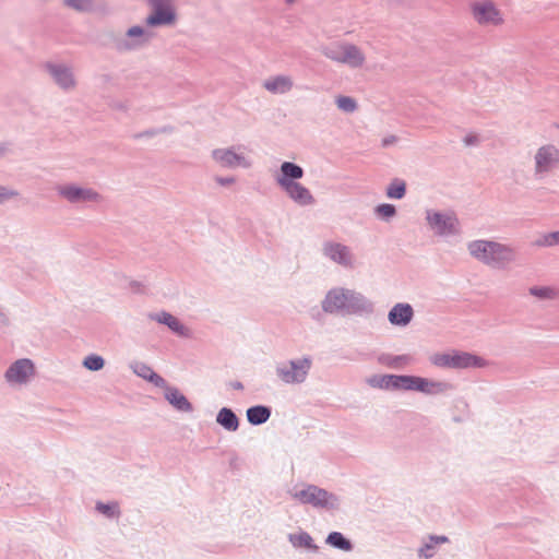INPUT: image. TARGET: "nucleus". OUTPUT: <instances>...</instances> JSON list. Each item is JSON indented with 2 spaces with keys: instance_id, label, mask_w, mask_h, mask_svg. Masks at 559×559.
Segmentation results:
<instances>
[{
  "instance_id": "1",
  "label": "nucleus",
  "mask_w": 559,
  "mask_h": 559,
  "mask_svg": "<svg viewBox=\"0 0 559 559\" xmlns=\"http://www.w3.org/2000/svg\"><path fill=\"white\" fill-rule=\"evenodd\" d=\"M468 249L472 255L486 263L502 264L511 261L514 257L512 249L497 242L474 241Z\"/></svg>"
},
{
  "instance_id": "2",
  "label": "nucleus",
  "mask_w": 559,
  "mask_h": 559,
  "mask_svg": "<svg viewBox=\"0 0 559 559\" xmlns=\"http://www.w3.org/2000/svg\"><path fill=\"white\" fill-rule=\"evenodd\" d=\"M474 21L481 26H499L504 22L503 13L491 0H477L469 5Z\"/></svg>"
},
{
  "instance_id": "3",
  "label": "nucleus",
  "mask_w": 559,
  "mask_h": 559,
  "mask_svg": "<svg viewBox=\"0 0 559 559\" xmlns=\"http://www.w3.org/2000/svg\"><path fill=\"white\" fill-rule=\"evenodd\" d=\"M324 55L337 62L346 63L350 67H360L365 57L364 53L354 45L346 43H334L324 48Z\"/></svg>"
},
{
  "instance_id": "4",
  "label": "nucleus",
  "mask_w": 559,
  "mask_h": 559,
  "mask_svg": "<svg viewBox=\"0 0 559 559\" xmlns=\"http://www.w3.org/2000/svg\"><path fill=\"white\" fill-rule=\"evenodd\" d=\"M153 13L146 19L151 26L173 24L176 13L171 0H151Z\"/></svg>"
},
{
  "instance_id": "5",
  "label": "nucleus",
  "mask_w": 559,
  "mask_h": 559,
  "mask_svg": "<svg viewBox=\"0 0 559 559\" xmlns=\"http://www.w3.org/2000/svg\"><path fill=\"white\" fill-rule=\"evenodd\" d=\"M311 361L307 358L290 361L288 367L278 369L281 379L286 383H298L302 382L310 369Z\"/></svg>"
},
{
  "instance_id": "6",
  "label": "nucleus",
  "mask_w": 559,
  "mask_h": 559,
  "mask_svg": "<svg viewBox=\"0 0 559 559\" xmlns=\"http://www.w3.org/2000/svg\"><path fill=\"white\" fill-rule=\"evenodd\" d=\"M293 497L301 503L312 504L313 507H324L329 503L331 495L313 485H308L306 488L296 491Z\"/></svg>"
},
{
  "instance_id": "7",
  "label": "nucleus",
  "mask_w": 559,
  "mask_h": 559,
  "mask_svg": "<svg viewBox=\"0 0 559 559\" xmlns=\"http://www.w3.org/2000/svg\"><path fill=\"white\" fill-rule=\"evenodd\" d=\"M536 171H549L559 164V150L551 144L540 146L535 155Z\"/></svg>"
},
{
  "instance_id": "8",
  "label": "nucleus",
  "mask_w": 559,
  "mask_h": 559,
  "mask_svg": "<svg viewBox=\"0 0 559 559\" xmlns=\"http://www.w3.org/2000/svg\"><path fill=\"white\" fill-rule=\"evenodd\" d=\"M277 181L295 202L301 205H309L314 202L310 191L300 183L288 180L287 178H278Z\"/></svg>"
},
{
  "instance_id": "9",
  "label": "nucleus",
  "mask_w": 559,
  "mask_h": 559,
  "mask_svg": "<svg viewBox=\"0 0 559 559\" xmlns=\"http://www.w3.org/2000/svg\"><path fill=\"white\" fill-rule=\"evenodd\" d=\"M439 383L431 382L425 378L413 376H396L395 389L414 390L425 393L433 392L435 388H439Z\"/></svg>"
},
{
  "instance_id": "10",
  "label": "nucleus",
  "mask_w": 559,
  "mask_h": 559,
  "mask_svg": "<svg viewBox=\"0 0 559 559\" xmlns=\"http://www.w3.org/2000/svg\"><path fill=\"white\" fill-rule=\"evenodd\" d=\"M354 299V293L343 288L331 290L323 302L325 311L334 312L346 307Z\"/></svg>"
},
{
  "instance_id": "11",
  "label": "nucleus",
  "mask_w": 559,
  "mask_h": 559,
  "mask_svg": "<svg viewBox=\"0 0 559 559\" xmlns=\"http://www.w3.org/2000/svg\"><path fill=\"white\" fill-rule=\"evenodd\" d=\"M34 374V365L29 359L16 360L5 372L10 382L23 383Z\"/></svg>"
},
{
  "instance_id": "12",
  "label": "nucleus",
  "mask_w": 559,
  "mask_h": 559,
  "mask_svg": "<svg viewBox=\"0 0 559 559\" xmlns=\"http://www.w3.org/2000/svg\"><path fill=\"white\" fill-rule=\"evenodd\" d=\"M428 221L431 228L439 235H445L456 230L457 221L452 215L433 213L428 215Z\"/></svg>"
},
{
  "instance_id": "13",
  "label": "nucleus",
  "mask_w": 559,
  "mask_h": 559,
  "mask_svg": "<svg viewBox=\"0 0 559 559\" xmlns=\"http://www.w3.org/2000/svg\"><path fill=\"white\" fill-rule=\"evenodd\" d=\"M294 86V81L287 75H276L263 82V87L272 94H285Z\"/></svg>"
},
{
  "instance_id": "14",
  "label": "nucleus",
  "mask_w": 559,
  "mask_h": 559,
  "mask_svg": "<svg viewBox=\"0 0 559 559\" xmlns=\"http://www.w3.org/2000/svg\"><path fill=\"white\" fill-rule=\"evenodd\" d=\"M324 254L340 264H352V254L349 249L341 243H326L324 246Z\"/></svg>"
},
{
  "instance_id": "15",
  "label": "nucleus",
  "mask_w": 559,
  "mask_h": 559,
  "mask_svg": "<svg viewBox=\"0 0 559 559\" xmlns=\"http://www.w3.org/2000/svg\"><path fill=\"white\" fill-rule=\"evenodd\" d=\"M213 157L223 166H248V163L246 162L243 156L238 155L230 150H216L213 152Z\"/></svg>"
},
{
  "instance_id": "16",
  "label": "nucleus",
  "mask_w": 559,
  "mask_h": 559,
  "mask_svg": "<svg viewBox=\"0 0 559 559\" xmlns=\"http://www.w3.org/2000/svg\"><path fill=\"white\" fill-rule=\"evenodd\" d=\"M413 318V309L408 304H397L389 312V321L395 325H406Z\"/></svg>"
},
{
  "instance_id": "17",
  "label": "nucleus",
  "mask_w": 559,
  "mask_h": 559,
  "mask_svg": "<svg viewBox=\"0 0 559 559\" xmlns=\"http://www.w3.org/2000/svg\"><path fill=\"white\" fill-rule=\"evenodd\" d=\"M165 399L179 411L190 412L192 409L189 401L176 388H167L165 391Z\"/></svg>"
},
{
  "instance_id": "18",
  "label": "nucleus",
  "mask_w": 559,
  "mask_h": 559,
  "mask_svg": "<svg viewBox=\"0 0 559 559\" xmlns=\"http://www.w3.org/2000/svg\"><path fill=\"white\" fill-rule=\"evenodd\" d=\"M154 319L159 323L166 324L171 331L180 336L188 335L187 328H185L176 317L168 312L158 313Z\"/></svg>"
},
{
  "instance_id": "19",
  "label": "nucleus",
  "mask_w": 559,
  "mask_h": 559,
  "mask_svg": "<svg viewBox=\"0 0 559 559\" xmlns=\"http://www.w3.org/2000/svg\"><path fill=\"white\" fill-rule=\"evenodd\" d=\"M484 365L480 357L467 353L453 354V368L483 367Z\"/></svg>"
},
{
  "instance_id": "20",
  "label": "nucleus",
  "mask_w": 559,
  "mask_h": 559,
  "mask_svg": "<svg viewBox=\"0 0 559 559\" xmlns=\"http://www.w3.org/2000/svg\"><path fill=\"white\" fill-rule=\"evenodd\" d=\"M271 412L265 406H254L247 411V418L252 425H260L270 418Z\"/></svg>"
},
{
  "instance_id": "21",
  "label": "nucleus",
  "mask_w": 559,
  "mask_h": 559,
  "mask_svg": "<svg viewBox=\"0 0 559 559\" xmlns=\"http://www.w3.org/2000/svg\"><path fill=\"white\" fill-rule=\"evenodd\" d=\"M134 372L140 377L150 380L157 386H163L165 384V380L144 364L136 365Z\"/></svg>"
},
{
  "instance_id": "22",
  "label": "nucleus",
  "mask_w": 559,
  "mask_h": 559,
  "mask_svg": "<svg viewBox=\"0 0 559 559\" xmlns=\"http://www.w3.org/2000/svg\"><path fill=\"white\" fill-rule=\"evenodd\" d=\"M217 421L228 430H236L238 428V418L228 408L221 409V412L217 415Z\"/></svg>"
},
{
  "instance_id": "23",
  "label": "nucleus",
  "mask_w": 559,
  "mask_h": 559,
  "mask_svg": "<svg viewBox=\"0 0 559 559\" xmlns=\"http://www.w3.org/2000/svg\"><path fill=\"white\" fill-rule=\"evenodd\" d=\"M282 177L281 178H287L288 180L292 179H299L304 175V170L301 167H299L296 164L285 162L281 166Z\"/></svg>"
},
{
  "instance_id": "24",
  "label": "nucleus",
  "mask_w": 559,
  "mask_h": 559,
  "mask_svg": "<svg viewBox=\"0 0 559 559\" xmlns=\"http://www.w3.org/2000/svg\"><path fill=\"white\" fill-rule=\"evenodd\" d=\"M51 73L56 78L58 84H60L64 88L72 86L74 83L72 74L67 69L52 67Z\"/></svg>"
},
{
  "instance_id": "25",
  "label": "nucleus",
  "mask_w": 559,
  "mask_h": 559,
  "mask_svg": "<svg viewBox=\"0 0 559 559\" xmlns=\"http://www.w3.org/2000/svg\"><path fill=\"white\" fill-rule=\"evenodd\" d=\"M326 543L330 544L331 546L335 547V548H338V549H342V550H345V551H348L352 549V544L349 540H347L341 533L338 532H333L331 533L328 538H326Z\"/></svg>"
},
{
  "instance_id": "26",
  "label": "nucleus",
  "mask_w": 559,
  "mask_h": 559,
  "mask_svg": "<svg viewBox=\"0 0 559 559\" xmlns=\"http://www.w3.org/2000/svg\"><path fill=\"white\" fill-rule=\"evenodd\" d=\"M395 380L396 376L393 374H385L381 377H373L369 379V383L374 388H381V389H395Z\"/></svg>"
},
{
  "instance_id": "27",
  "label": "nucleus",
  "mask_w": 559,
  "mask_h": 559,
  "mask_svg": "<svg viewBox=\"0 0 559 559\" xmlns=\"http://www.w3.org/2000/svg\"><path fill=\"white\" fill-rule=\"evenodd\" d=\"M406 185L403 180H394L386 190V195L391 199H402L405 194Z\"/></svg>"
},
{
  "instance_id": "28",
  "label": "nucleus",
  "mask_w": 559,
  "mask_h": 559,
  "mask_svg": "<svg viewBox=\"0 0 559 559\" xmlns=\"http://www.w3.org/2000/svg\"><path fill=\"white\" fill-rule=\"evenodd\" d=\"M336 105L341 110L347 112L354 111L357 107L355 99L348 96H338L336 98Z\"/></svg>"
},
{
  "instance_id": "29",
  "label": "nucleus",
  "mask_w": 559,
  "mask_h": 559,
  "mask_svg": "<svg viewBox=\"0 0 559 559\" xmlns=\"http://www.w3.org/2000/svg\"><path fill=\"white\" fill-rule=\"evenodd\" d=\"M84 366L90 370H99L104 366V359L100 356L92 355L85 358Z\"/></svg>"
},
{
  "instance_id": "30",
  "label": "nucleus",
  "mask_w": 559,
  "mask_h": 559,
  "mask_svg": "<svg viewBox=\"0 0 559 559\" xmlns=\"http://www.w3.org/2000/svg\"><path fill=\"white\" fill-rule=\"evenodd\" d=\"M531 294L539 298H555L557 293L549 287L531 288Z\"/></svg>"
},
{
  "instance_id": "31",
  "label": "nucleus",
  "mask_w": 559,
  "mask_h": 559,
  "mask_svg": "<svg viewBox=\"0 0 559 559\" xmlns=\"http://www.w3.org/2000/svg\"><path fill=\"white\" fill-rule=\"evenodd\" d=\"M97 510L102 512L103 514L112 518L117 516L119 514L118 506L116 503L111 504H105V503H97Z\"/></svg>"
},
{
  "instance_id": "32",
  "label": "nucleus",
  "mask_w": 559,
  "mask_h": 559,
  "mask_svg": "<svg viewBox=\"0 0 559 559\" xmlns=\"http://www.w3.org/2000/svg\"><path fill=\"white\" fill-rule=\"evenodd\" d=\"M433 364L440 367L453 368V354L437 355L433 358Z\"/></svg>"
},
{
  "instance_id": "33",
  "label": "nucleus",
  "mask_w": 559,
  "mask_h": 559,
  "mask_svg": "<svg viewBox=\"0 0 559 559\" xmlns=\"http://www.w3.org/2000/svg\"><path fill=\"white\" fill-rule=\"evenodd\" d=\"M61 194L70 201H79V194L81 192V188L76 187H64L60 190Z\"/></svg>"
},
{
  "instance_id": "34",
  "label": "nucleus",
  "mask_w": 559,
  "mask_h": 559,
  "mask_svg": "<svg viewBox=\"0 0 559 559\" xmlns=\"http://www.w3.org/2000/svg\"><path fill=\"white\" fill-rule=\"evenodd\" d=\"M377 213L381 217L389 218L395 214V207L392 204H381L377 207Z\"/></svg>"
},
{
  "instance_id": "35",
  "label": "nucleus",
  "mask_w": 559,
  "mask_h": 559,
  "mask_svg": "<svg viewBox=\"0 0 559 559\" xmlns=\"http://www.w3.org/2000/svg\"><path fill=\"white\" fill-rule=\"evenodd\" d=\"M66 4L76 10H87L91 7V0H66Z\"/></svg>"
},
{
  "instance_id": "36",
  "label": "nucleus",
  "mask_w": 559,
  "mask_h": 559,
  "mask_svg": "<svg viewBox=\"0 0 559 559\" xmlns=\"http://www.w3.org/2000/svg\"><path fill=\"white\" fill-rule=\"evenodd\" d=\"M79 201H94L97 200L98 194L90 189H81Z\"/></svg>"
},
{
  "instance_id": "37",
  "label": "nucleus",
  "mask_w": 559,
  "mask_h": 559,
  "mask_svg": "<svg viewBox=\"0 0 559 559\" xmlns=\"http://www.w3.org/2000/svg\"><path fill=\"white\" fill-rule=\"evenodd\" d=\"M559 243V230L555 233H550L544 237V241L542 245L545 246H554Z\"/></svg>"
},
{
  "instance_id": "38",
  "label": "nucleus",
  "mask_w": 559,
  "mask_h": 559,
  "mask_svg": "<svg viewBox=\"0 0 559 559\" xmlns=\"http://www.w3.org/2000/svg\"><path fill=\"white\" fill-rule=\"evenodd\" d=\"M17 193L15 191L8 190L3 187H0V203L15 197Z\"/></svg>"
},
{
  "instance_id": "39",
  "label": "nucleus",
  "mask_w": 559,
  "mask_h": 559,
  "mask_svg": "<svg viewBox=\"0 0 559 559\" xmlns=\"http://www.w3.org/2000/svg\"><path fill=\"white\" fill-rule=\"evenodd\" d=\"M432 549H433L432 544H426L423 548L419 549V556L424 557V558H430L433 555Z\"/></svg>"
},
{
  "instance_id": "40",
  "label": "nucleus",
  "mask_w": 559,
  "mask_h": 559,
  "mask_svg": "<svg viewBox=\"0 0 559 559\" xmlns=\"http://www.w3.org/2000/svg\"><path fill=\"white\" fill-rule=\"evenodd\" d=\"M143 34V29L139 26H134V27H131L129 31H128V35L129 36H140Z\"/></svg>"
},
{
  "instance_id": "41",
  "label": "nucleus",
  "mask_w": 559,
  "mask_h": 559,
  "mask_svg": "<svg viewBox=\"0 0 559 559\" xmlns=\"http://www.w3.org/2000/svg\"><path fill=\"white\" fill-rule=\"evenodd\" d=\"M430 540L433 544H443L448 542V538L445 536H431Z\"/></svg>"
},
{
  "instance_id": "42",
  "label": "nucleus",
  "mask_w": 559,
  "mask_h": 559,
  "mask_svg": "<svg viewBox=\"0 0 559 559\" xmlns=\"http://www.w3.org/2000/svg\"><path fill=\"white\" fill-rule=\"evenodd\" d=\"M476 141H477V138H476V136H467V138L465 139V143H466V144H472V143H474V142H476Z\"/></svg>"
},
{
  "instance_id": "43",
  "label": "nucleus",
  "mask_w": 559,
  "mask_h": 559,
  "mask_svg": "<svg viewBox=\"0 0 559 559\" xmlns=\"http://www.w3.org/2000/svg\"><path fill=\"white\" fill-rule=\"evenodd\" d=\"M231 181H233L231 179H228V180H225V181L224 180H219L221 183H229Z\"/></svg>"
}]
</instances>
